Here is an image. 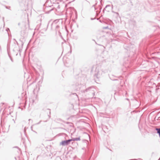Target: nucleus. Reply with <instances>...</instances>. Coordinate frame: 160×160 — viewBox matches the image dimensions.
I'll return each instance as SVG.
<instances>
[{
	"instance_id": "obj_1",
	"label": "nucleus",
	"mask_w": 160,
	"mask_h": 160,
	"mask_svg": "<svg viewBox=\"0 0 160 160\" xmlns=\"http://www.w3.org/2000/svg\"><path fill=\"white\" fill-rule=\"evenodd\" d=\"M78 138H74V139H69L68 140L63 141H62L61 143V145L62 146L68 145L70 143V142L72 141H77L79 140Z\"/></svg>"
}]
</instances>
